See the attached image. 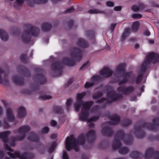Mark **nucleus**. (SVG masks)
Wrapping results in <instances>:
<instances>
[{
  "label": "nucleus",
  "mask_w": 159,
  "mask_h": 159,
  "mask_svg": "<svg viewBox=\"0 0 159 159\" xmlns=\"http://www.w3.org/2000/svg\"><path fill=\"white\" fill-rule=\"evenodd\" d=\"M30 127L27 125L21 126L16 132L18 136L17 138L10 140L8 139V137L11 134L10 131H6L0 133V139L5 143V149L8 151L7 153L12 158H19L21 159H26L30 158L29 156L30 154L27 153L20 154L18 152L16 151L12 153V150L8 146V144H10L11 146H13L15 145V142L23 139L25 137V134L30 130Z\"/></svg>",
  "instance_id": "nucleus-1"
},
{
  "label": "nucleus",
  "mask_w": 159,
  "mask_h": 159,
  "mask_svg": "<svg viewBox=\"0 0 159 159\" xmlns=\"http://www.w3.org/2000/svg\"><path fill=\"white\" fill-rule=\"evenodd\" d=\"M86 94L85 92H84L77 95L76 102L74 105L75 110L76 111H78L81 105H83L81 113L79 116L80 119L82 120H87L88 122L96 120L99 118L98 116L92 118L88 120V117L89 114V109L91 105H92L93 103L92 102L84 103L82 101Z\"/></svg>",
  "instance_id": "nucleus-2"
},
{
  "label": "nucleus",
  "mask_w": 159,
  "mask_h": 159,
  "mask_svg": "<svg viewBox=\"0 0 159 159\" xmlns=\"http://www.w3.org/2000/svg\"><path fill=\"white\" fill-rule=\"evenodd\" d=\"M95 135V131L93 130L89 131L84 137L83 135H81L76 139L73 135L68 137L65 142L66 148L69 151L73 149L76 151L79 150L78 146L84 144L85 139H93Z\"/></svg>",
  "instance_id": "nucleus-3"
},
{
  "label": "nucleus",
  "mask_w": 159,
  "mask_h": 159,
  "mask_svg": "<svg viewBox=\"0 0 159 159\" xmlns=\"http://www.w3.org/2000/svg\"><path fill=\"white\" fill-rule=\"evenodd\" d=\"M134 89L132 86L125 87L120 86L117 89V91L120 95H117L115 94L113 90H111L107 94V99H102L98 101L99 103L106 104L111 103L112 102L116 100L120 97H121L122 94L128 95L134 91Z\"/></svg>",
  "instance_id": "nucleus-4"
},
{
  "label": "nucleus",
  "mask_w": 159,
  "mask_h": 159,
  "mask_svg": "<svg viewBox=\"0 0 159 159\" xmlns=\"http://www.w3.org/2000/svg\"><path fill=\"white\" fill-rule=\"evenodd\" d=\"M77 46L79 48H73L71 50L70 56L72 58H76L78 60H80L82 57V51L80 48H84L88 47L89 44L84 39L80 38L78 39L77 43Z\"/></svg>",
  "instance_id": "nucleus-5"
},
{
  "label": "nucleus",
  "mask_w": 159,
  "mask_h": 159,
  "mask_svg": "<svg viewBox=\"0 0 159 159\" xmlns=\"http://www.w3.org/2000/svg\"><path fill=\"white\" fill-rule=\"evenodd\" d=\"M158 59H159V55L154 53H151L148 56L141 66V73L138 75L135 80V82L136 83L138 84L140 82L143 76L142 72L146 70L147 65L152 62L153 63L156 62Z\"/></svg>",
  "instance_id": "nucleus-6"
},
{
  "label": "nucleus",
  "mask_w": 159,
  "mask_h": 159,
  "mask_svg": "<svg viewBox=\"0 0 159 159\" xmlns=\"http://www.w3.org/2000/svg\"><path fill=\"white\" fill-rule=\"evenodd\" d=\"M39 34V30L38 29L31 30H28L24 31L20 39L23 42L26 43L30 40V34L32 36L36 37L38 36Z\"/></svg>",
  "instance_id": "nucleus-7"
},
{
  "label": "nucleus",
  "mask_w": 159,
  "mask_h": 159,
  "mask_svg": "<svg viewBox=\"0 0 159 159\" xmlns=\"http://www.w3.org/2000/svg\"><path fill=\"white\" fill-rule=\"evenodd\" d=\"M125 67V65L124 64H121L119 65L116 69V71L120 74H122L123 77V80L119 81V82L120 85L126 83L131 74L130 72H125L124 71Z\"/></svg>",
  "instance_id": "nucleus-8"
},
{
  "label": "nucleus",
  "mask_w": 159,
  "mask_h": 159,
  "mask_svg": "<svg viewBox=\"0 0 159 159\" xmlns=\"http://www.w3.org/2000/svg\"><path fill=\"white\" fill-rule=\"evenodd\" d=\"M15 119V117L13 111L10 108H7L6 111V116L4 120L3 125L7 128L8 127L7 122L13 121Z\"/></svg>",
  "instance_id": "nucleus-9"
},
{
  "label": "nucleus",
  "mask_w": 159,
  "mask_h": 159,
  "mask_svg": "<svg viewBox=\"0 0 159 159\" xmlns=\"http://www.w3.org/2000/svg\"><path fill=\"white\" fill-rule=\"evenodd\" d=\"M121 145L119 139H116L113 143L112 148L113 149H119V152L121 154H125L129 152L126 148H120Z\"/></svg>",
  "instance_id": "nucleus-10"
},
{
  "label": "nucleus",
  "mask_w": 159,
  "mask_h": 159,
  "mask_svg": "<svg viewBox=\"0 0 159 159\" xmlns=\"http://www.w3.org/2000/svg\"><path fill=\"white\" fill-rule=\"evenodd\" d=\"M152 156L155 159H159V152L157 151L154 152L152 148H148L145 154V158L148 159Z\"/></svg>",
  "instance_id": "nucleus-11"
},
{
  "label": "nucleus",
  "mask_w": 159,
  "mask_h": 159,
  "mask_svg": "<svg viewBox=\"0 0 159 159\" xmlns=\"http://www.w3.org/2000/svg\"><path fill=\"white\" fill-rule=\"evenodd\" d=\"M7 75L5 74L0 68V83L6 85L8 83Z\"/></svg>",
  "instance_id": "nucleus-12"
},
{
  "label": "nucleus",
  "mask_w": 159,
  "mask_h": 159,
  "mask_svg": "<svg viewBox=\"0 0 159 159\" xmlns=\"http://www.w3.org/2000/svg\"><path fill=\"white\" fill-rule=\"evenodd\" d=\"M100 74L103 77L107 78L111 75L112 72L110 69L105 67L100 71Z\"/></svg>",
  "instance_id": "nucleus-13"
},
{
  "label": "nucleus",
  "mask_w": 159,
  "mask_h": 159,
  "mask_svg": "<svg viewBox=\"0 0 159 159\" xmlns=\"http://www.w3.org/2000/svg\"><path fill=\"white\" fill-rule=\"evenodd\" d=\"M26 111L25 108L20 107H19L17 111V116L20 118H21L25 116Z\"/></svg>",
  "instance_id": "nucleus-14"
},
{
  "label": "nucleus",
  "mask_w": 159,
  "mask_h": 159,
  "mask_svg": "<svg viewBox=\"0 0 159 159\" xmlns=\"http://www.w3.org/2000/svg\"><path fill=\"white\" fill-rule=\"evenodd\" d=\"M47 2V0H34V1L28 0L27 1L28 4L31 7L34 6V4H39L46 3Z\"/></svg>",
  "instance_id": "nucleus-15"
},
{
  "label": "nucleus",
  "mask_w": 159,
  "mask_h": 159,
  "mask_svg": "<svg viewBox=\"0 0 159 159\" xmlns=\"http://www.w3.org/2000/svg\"><path fill=\"white\" fill-rule=\"evenodd\" d=\"M0 38L4 41H7L8 39V35L5 30L0 29Z\"/></svg>",
  "instance_id": "nucleus-16"
},
{
  "label": "nucleus",
  "mask_w": 159,
  "mask_h": 159,
  "mask_svg": "<svg viewBox=\"0 0 159 159\" xmlns=\"http://www.w3.org/2000/svg\"><path fill=\"white\" fill-rule=\"evenodd\" d=\"M112 132L111 130L108 127H103L101 130V133L102 135L108 136H110Z\"/></svg>",
  "instance_id": "nucleus-17"
},
{
  "label": "nucleus",
  "mask_w": 159,
  "mask_h": 159,
  "mask_svg": "<svg viewBox=\"0 0 159 159\" xmlns=\"http://www.w3.org/2000/svg\"><path fill=\"white\" fill-rule=\"evenodd\" d=\"M96 76H93L90 82H86L84 85V88L85 89H88L93 85L94 84V80H96Z\"/></svg>",
  "instance_id": "nucleus-18"
},
{
  "label": "nucleus",
  "mask_w": 159,
  "mask_h": 159,
  "mask_svg": "<svg viewBox=\"0 0 159 159\" xmlns=\"http://www.w3.org/2000/svg\"><path fill=\"white\" fill-rule=\"evenodd\" d=\"M131 33L130 30L129 28H126L122 34L121 39L123 41L129 37Z\"/></svg>",
  "instance_id": "nucleus-19"
},
{
  "label": "nucleus",
  "mask_w": 159,
  "mask_h": 159,
  "mask_svg": "<svg viewBox=\"0 0 159 159\" xmlns=\"http://www.w3.org/2000/svg\"><path fill=\"white\" fill-rule=\"evenodd\" d=\"M28 139L29 140L35 142H37L39 139L38 136L34 133H30Z\"/></svg>",
  "instance_id": "nucleus-20"
},
{
  "label": "nucleus",
  "mask_w": 159,
  "mask_h": 159,
  "mask_svg": "<svg viewBox=\"0 0 159 159\" xmlns=\"http://www.w3.org/2000/svg\"><path fill=\"white\" fill-rule=\"evenodd\" d=\"M120 120L119 117L116 115H114L111 117V122L113 124L116 125L118 123Z\"/></svg>",
  "instance_id": "nucleus-21"
},
{
  "label": "nucleus",
  "mask_w": 159,
  "mask_h": 159,
  "mask_svg": "<svg viewBox=\"0 0 159 159\" xmlns=\"http://www.w3.org/2000/svg\"><path fill=\"white\" fill-rule=\"evenodd\" d=\"M139 21H135L134 22L131 26V29L133 31L136 32L139 29Z\"/></svg>",
  "instance_id": "nucleus-22"
},
{
  "label": "nucleus",
  "mask_w": 159,
  "mask_h": 159,
  "mask_svg": "<svg viewBox=\"0 0 159 159\" xmlns=\"http://www.w3.org/2000/svg\"><path fill=\"white\" fill-rule=\"evenodd\" d=\"M12 80L13 82L17 84H21L23 81V79L17 76H14L12 77Z\"/></svg>",
  "instance_id": "nucleus-23"
},
{
  "label": "nucleus",
  "mask_w": 159,
  "mask_h": 159,
  "mask_svg": "<svg viewBox=\"0 0 159 159\" xmlns=\"http://www.w3.org/2000/svg\"><path fill=\"white\" fill-rule=\"evenodd\" d=\"M51 28V25L48 23H43L42 26V30L44 31L49 30Z\"/></svg>",
  "instance_id": "nucleus-24"
},
{
  "label": "nucleus",
  "mask_w": 159,
  "mask_h": 159,
  "mask_svg": "<svg viewBox=\"0 0 159 159\" xmlns=\"http://www.w3.org/2000/svg\"><path fill=\"white\" fill-rule=\"evenodd\" d=\"M141 154L139 152L134 151L132 152L130 156L132 158H137L141 156Z\"/></svg>",
  "instance_id": "nucleus-25"
},
{
  "label": "nucleus",
  "mask_w": 159,
  "mask_h": 159,
  "mask_svg": "<svg viewBox=\"0 0 159 159\" xmlns=\"http://www.w3.org/2000/svg\"><path fill=\"white\" fill-rule=\"evenodd\" d=\"M143 7V5L142 4L139 5V6H138L136 5H134L132 7L131 9L133 11H137L142 9Z\"/></svg>",
  "instance_id": "nucleus-26"
},
{
  "label": "nucleus",
  "mask_w": 159,
  "mask_h": 159,
  "mask_svg": "<svg viewBox=\"0 0 159 159\" xmlns=\"http://www.w3.org/2000/svg\"><path fill=\"white\" fill-rule=\"evenodd\" d=\"M120 139L122 140L123 142L126 145H129L130 144V140L129 139L125 140V135L122 134L120 138Z\"/></svg>",
  "instance_id": "nucleus-27"
},
{
  "label": "nucleus",
  "mask_w": 159,
  "mask_h": 159,
  "mask_svg": "<svg viewBox=\"0 0 159 159\" xmlns=\"http://www.w3.org/2000/svg\"><path fill=\"white\" fill-rule=\"evenodd\" d=\"M60 68V64L58 63H55L53 64L52 66V68L53 70H56Z\"/></svg>",
  "instance_id": "nucleus-28"
},
{
  "label": "nucleus",
  "mask_w": 159,
  "mask_h": 159,
  "mask_svg": "<svg viewBox=\"0 0 159 159\" xmlns=\"http://www.w3.org/2000/svg\"><path fill=\"white\" fill-rule=\"evenodd\" d=\"M89 13L90 14H98L102 13V11L96 9H92L88 11Z\"/></svg>",
  "instance_id": "nucleus-29"
},
{
  "label": "nucleus",
  "mask_w": 159,
  "mask_h": 159,
  "mask_svg": "<svg viewBox=\"0 0 159 159\" xmlns=\"http://www.w3.org/2000/svg\"><path fill=\"white\" fill-rule=\"evenodd\" d=\"M52 97L50 95H45L42 96L41 97V98L43 100H47L51 99H52Z\"/></svg>",
  "instance_id": "nucleus-30"
},
{
  "label": "nucleus",
  "mask_w": 159,
  "mask_h": 159,
  "mask_svg": "<svg viewBox=\"0 0 159 159\" xmlns=\"http://www.w3.org/2000/svg\"><path fill=\"white\" fill-rule=\"evenodd\" d=\"M102 93H101L95 94L93 96V98L94 99H98L99 98L102 96Z\"/></svg>",
  "instance_id": "nucleus-31"
},
{
  "label": "nucleus",
  "mask_w": 159,
  "mask_h": 159,
  "mask_svg": "<svg viewBox=\"0 0 159 159\" xmlns=\"http://www.w3.org/2000/svg\"><path fill=\"white\" fill-rule=\"evenodd\" d=\"M56 146V144L55 142L53 143L52 145H51V148L49 149V151L50 152H51L53 151L55 149V148Z\"/></svg>",
  "instance_id": "nucleus-32"
},
{
  "label": "nucleus",
  "mask_w": 159,
  "mask_h": 159,
  "mask_svg": "<svg viewBox=\"0 0 159 159\" xmlns=\"http://www.w3.org/2000/svg\"><path fill=\"white\" fill-rule=\"evenodd\" d=\"M132 17L135 19H139L142 18V15L139 14H135L132 15Z\"/></svg>",
  "instance_id": "nucleus-33"
},
{
  "label": "nucleus",
  "mask_w": 159,
  "mask_h": 159,
  "mask_svg": "<svg viewBox=\"0 0 159 159\" xmlns=\"http://www.w3.org/2000/svg\"><path fill=\"white\" fill-rule=\"evenodd\" d=\"M73 102V101L71 99H68L67 101L66 106L67 109H68V107H70Z\"/></svg>",
  "instance_id": "nucleus-34"
},
{
  "label": "nucleus",
  "mask_w": 159,
  "mask_h": 159,
  "mask_svg": "<svg viewBox=\"0 0 159 159\" xmlns=\"http://www.w3.org/2000/svg\"><path fill=\"white\" fill-rule=\"evenodd\" d=\"M131 124V122L130 120H127L125 121L123 123V125L125 127L128 126Z\"/></svg>",
  "instance_id": "nucleus-35"
},
{
  "label": "nucleus",
  "mask_w": 159,
  "mask_h": 159,
  "mask_svg": "<svg viewBox=\"0 0 159 159\" xmlns=\"http://www.w3.org/2000/svg\"><path fill=\"white\" fill-rule=\"evenodd\" d=\"M61 108L59 107H56L54 109L53 112L54 113H60L61 112Z\"/></svg>",
  "instance_id": "nucleus-36"
},
{
  "label": "nucleus",
  "mask_w": 159,
  "mask_h": 159,
  "mask_svg": "<svg viewBox=\"0 0 159 159\" xmlns=\"http://www.w3.org/2000/svg\"><path fill=\"white\" fill-rule=\"evenodd\" d=\"M74 11V9L73 7H71L67 9L65 11V13H71Z\"/></svg>",
  "instance_id": "nucleus-37"
},
{
  "label": "nucleus",
  "mask_w": 159,
  "mask_h": 159,
  "mask_svg": "<svg viewBox=\"0 0 159 159\" xmlns=\"http://www.w3.org/2000/svg\"><path fill=\"white\" fill-rule=\"evenodd\" d=\"M49 128L48 127H44L42 130V132L43 133L47 134L49 131Z\"/></svg>",
  "instance_id": "nucleus-38"
},
{
  "label": "nucleus",
  "mask_w": 159,
  "mask_h": 159,
  "mask_svg": "<svg viewBox=\"0 0 159 159\" xmlns=\"http://www.w3.org/2000/svg\"><path fill=\"white\" fill-rule=\"evenodd\" d=\"M88 61H87L84 63L82 66L80 68V70L83 69L88 66Z\"/></svg>",
  "instance_id": "nucleus-39"
},
{
  "label": "nucleus",
  "mask_w": 159,
  "mask_h": 159,
  "mask_svg": "<svg viewBox=\"0 0 159 159\" xmlns=\"http://www.w3.org/2000/svg\"><path fill=\"white\" fill-rule=\"evenodd\" d=\"M116 25V24H112L110 27H109V29L111 31V32H112L113 30L115 28Z\"/></svg>",
  "instance_id": "nucleus-40"
},
{
  "label": "nucleus",
  "mask_w": 159,
  "mask_h": 159,
  "mask_svg": "<svg viewBox=\"0 0 159 159\" xmlns=\"http://www.w3.org/2000/svg\"><path fill=\"white\" fill-rule=\"evenodd\" d=\"M63 159H68V156L66 152L64 151L63 153Z\"/></svg>",
  "instance_id": "nucleus-41"
},
{
  "label": "nucleus",
  "mask_w": 159,
  "mask_h": 159,
  "mask_svg": "<svg viewBox=\"0 0 159 159\" xmlns=\"http://www.w3.org/2000/svg\"><path fill=\"white\" fill-rule=\"evenodd\" d=\"M106 5L109 7H113L114 6V3L110 1L107 2H106Z\"/></svg>",
  "instance_id": "nucleus-42"
},
{
  "label": "nucleus",
  "mask_w": 159,
  "mask_h": 159,
  "mask_svg": "<svg viewBox=\"0 0 159 159\" xmlns=\"http://www.w3.org/2000/svg\"><path fill=\"white\" fill-rule=\"evenodd\" d=\"M98 107L97 106L94 107L91 110V113H93L94 112H96L97 111Z\"/></svg>",
  "instance_id": "nucleus-43"
},
{
  "label": "nucleus",
  "mask_w": 159,
  "mask_h": 159,
  "mask_svg": "<svg viewBox=\"0 0 159 159\" xmlns=\"http://www.w3.org/2000/svg\"><path fill=\"white\" fill-rule=\"evenodd\" d=\"M57 124V122L54 120H51L50 122V125L52 126H55Z\"/></svg>",
  "instance_id": "nucleus-44"
},
{
  "label": "nucleus",
  "mask_w": 159,
  "mask_h": 159,
  "mask_svg": "<svg viewBox=\"0 0 159 159\" xmlns=\"http://www.w3.org/2000/svg\"><path fill=\"white\" fill-rule=\"evenodd\" d=\"M17 5L21 6L22 3L23 2L24 0H16Z\"/></svg>",
  "instance_id": "nucleus-45"
},
{
  "label": "nucleus",
  "mask_w": 159,
  "mask_h": 159,
  "mask_svg": "<svg viewBox=\"0 0 159 159\" xmlns=\"http://www.w3.org/2000/svg\"><path fill=\"white\" fill-rule=\"evenodd\" d=\"M144 34L146 36H149L150 35V32L148 30H146L144 32Z\"/></svg>",
  "instance_id": "nucleus-46"
},
{
  "label": "nucleus",
  "mask_w": 159,
  "mask_h": 159,
  "mask_svg": "<svg viewBox=\"0 0 159 159\" xmlns=\"http://www.w3.org/2000/svg\"><path fill=\"white\" fill-rule=\"evenodd\" d=\"M121 9V6H117L115 7L114 8V10L115 11H120Z\"/></svg>",
  "instance_id": "nucleus-47"
},
{
  "label": "nucleus",
  "mask_w": 159,
  "mask_h": 159,
  "mask_svg": "<svg viewBox=\"0 0 159 159\" xmlns=\"http://www.w3.org/2000/svg\"><path fill=\"white\" fill-rule=\"evenodd\" d=\"M70 62V60L68 58H66L64 60V63L66 64H68Z\"/></svg>",
  "instance_id": "nucleus-48"
},
{
  "label": "nucleus",
  "mask_w": 159,
  "mask_h": 159,
  "mask_svg": "<svg viewBox=\"0 0 159 159\" xmlns=\"http://www.w3.org/2000/svg\"><path fill=\"white\" fill-rule=\"evenodd\" d=\"M4 153L2 151H0V159L2 158L4 156Z\"/></svg>",
  "instance_id": "nucleus-49"
},
{
  "label": "nucleus",
  "mask_w": 159,
  "mask_h": 159,
  "mask_svg": "<svg viewBox=\"0 0 159 159\" xmlns=\"http://www.w3.org/2000/svg\"><path fill=\"white\" fill-rule=\"evenodd\" d=\"M2 102L4 106L5 107H6L7 105V102L4 100H2Z\"/></svg>",
  "instance_id": "nucleus-50"
},
{
  "label": "nucleus",
  "mask_w": 159,
  "mask_h": 159,
  "mask_svg": "<svg viewBox=\"0 0 159 159\" xmlns=\"http://www.w3.org/2000/svg\"><path fill=\"white\" fill-rule=\"evenodd\" d=\"M148 43L150 44H153L154 43V41L153 40H149L148 41Z\"/></svg>",
  "instance_id": "nucleus-51"
},
{
  "label": "nucleus",
  "mask_w": 159,
  "mask_h": 159,
  "mask_svg": "<svg viewBox=\"0 0 159 159\" xmlns=\"http://www.w3.org/2000/svg\"><path fill=\"white\" fill-rule=\"evenodd\" d=\"M135 48L136 49H138L139 48V45L138 44H136L135 45Z\"/></svg>",
  "instance_id": "nucleus-52"
},
{
  "label": "nucleus",
  "mask_w": 159,
  "mask_h": 159,
  "mask_svg": "<svg viewBox=\"0 0 159 159\" xmlns=\"http://www.w3.org/2000/svg\"><path fill=\"white\" fill-rule=\"evenodd\" d=\"M89 127H93L94 126V124L93 123H90L89 125Z\"/></svg>",
  "instance_id": "nucleus-53"
},
{
  "label": "nucleus",
  "mask_w": 159,
  "mask_h": 159,
  "mask_svg": "<svg viewBox=\"0 0 159 159\" xmlns=\"http://www.w3.org/2000/svg\"><path fill=\"white\" fill-rule=\"evenodd\" d=\"M2 108L0 106V115L2 114Z\"/></svg>",
  "instance_id": "nucleus-54"
},
{
  "label": "nucleus",
  "mask_w": 159,
  "mask_h": 159,
  "mask_svg": "<svg viewBox=\"0 0 159 159\" xmlns=\"http://www.w3.org/2000/svg\"><path fill=\"white\" fill-rule=\"evenodd\" d=\"M82 158V159H88V157L86 156H83Z\"/></svg>",
  "instance_id": "nucleus-55"
},
{
  "label": "nucleus",
  "mask_w": 159,
  "mask_h": 159,
  "mask_svg": "<svg viewBox=\"0 0 159 159\" xmlns=\"http://www.w3.org/2000/svg\"><path fill=\"white\" fill-rule=\"evenodd\" d=\"M56 134H54L52 135L51 136V137L52 138H54L56 137Z\"/></svg>",
  "instance_id": "nucleus-56"
},
{
  "label": "nucleus",
  "mask_w": 159,
  "mask_h": 159,
  "mask_svg": "<svg viewBox=\"0 0 159 159\" xmlns=\"http://www.w3.org/2000/svg\"><path fill=\"white\" fill-rule=\"evenodd\" d=\"M26 56H25V55H23L21 56V57L22 59V60H23V58H24V57H25Z\"/></svg>",
  "instance_id": "nucleus-57"
},
{
  "label": "nucleus",
  "mask_w": 159,
  "mask_h": 159,
  "mask_svg": "<svg viewBox=\"0 0 159 159\" xmlns=\"http://www.w3.org/2000/svg\"><path fill=\"white\" fill-rule=\"evenodd\" d=\"M143 89H144V87L143 86L141 88V91L142 92H143Z\"/></svg>",
  "instance_id": "nucleus-58"
},
{
  "label": "nucleus",
  "mask_w": 159,
  "mask_h": 159,
  "mask_svg": "<svg viewBox=\"0 0 159 159\" xmlns=\"http://www.w3.org/2000/svg\"><path fill=\"white\" fill-rule=\"evenodd\" d=\"M144 134L143 133L142 135L140 136H139V138L142 137L144 135Z\"/></svg>",
  "instance_id": "nucleus-59"
},
{
  "label": "nucleus",
  "mask_w": 159,
  "mask_h": 159,
  "mask_svg": "<svg viewBox=\"0 0 159 159\" xmlns=\"http://www.w3.org/2000/svg\"><path fill=\"white\" fill-rule=\"evenodd\" d=\"M1 121H0V125H1Z\"/></svg>",
  "instance_id": "nucleus-60"
}]
</instances>
